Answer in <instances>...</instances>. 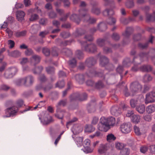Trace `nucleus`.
<instances>
[{
    "instance_id": "nucleus-4",
    "label": "nucleus",
    "mask_w": 155,
    "mask_h": 155,
    "mask_svg": "<svg viewBox=\"0 0 155 155\" xmlns=\"http://www.w3.org/2000/svg\"><path fill=\"white\" fill-rule=\"evenodd\" d=\"M18 110V108L14 106L7 109L6 110V113L10 116L17 113Z\"/></svg>"
},
{
    "instance_id": "nucleus-24",
    "label": "nucleus",
    "mask_w": 155,
    "mask_h": 155,
    "mask_svg": "<svg viewBox=\"0 0 155 155\" xmlns=\"http://www.w3.org/2000/svg\"><path fill=\"white\" fill-rule=\"evenodd\" d=\"M98 118L96 117H94L93 118L91 124L92 125H95L97 124L98 121Z\"/></svg>"
},
{
    "instance_id": "nucleus-47",
    "label": "nucleus",
    "mask_w": 155,
    "mask_h": 155,
    "mask_svg": "<svg viewBox=\"0 0 155 155\" xmlns=\"http://www.w3.org/2000/svg\"><path fill=\"white\" fill-rule=\"evenodd\" d=\"M6 31L8 35L10 34V33H11V36L13 35V32L12 31H10L8 28H7L6 30Z\"/></svg>"
},
{
    "instance_id": "nucleus-38",
    "label": "nucleus",
    "mask_w": 155,
    "mask_h": 155,
    "mask_svg": "<svg viewBox=\"0 0 155 155\" xmlns=\"http://www.w3.org/2000/svg\"><path fill=\"white\" fill-rule=\"evenodd\" d=\"M45 8L48 9H50L52 8V6L50 4H47L45 5Z\"/></svg>"
},
{
    "instance_id": "nucleus-26",
    "label": "nucleus",
    "mask_w": 155,
    "mask_h": 155,
    "mask_svg": "<svg viewBox=\"0 0 155 155\" xmlns=\"http://www.w3.org/2000/svg\"><path fill=\"white\" fill-rule=\"evenodd\" d=\"M33 58L35 61L37 62V63L39 62L40 61V58L37 55L34 56L33 57Z\"/></svg>"
},
{
    "instance_id": "nucleus-42",
    "label": "nucleus",
    "mask_w": 155,
    "mask_h": 155,
    "mask_svg": "<svg viewBox=\"0 0 155 155\" xmlns=\"http://www.w3.org/2000/svg\"><path fill=\"white\" fill-rule=\"evenodd\" d=\"M76 60L74 59H73L72 60L70 61V63L71 64H73L74 65H75L76 64Z\"/></svg>"
},
{
    "instance_id": "nucleus-2",
    "label": "nucleus",
    "mask_w": 155,
    "mask_h": 155,
    "mask_svg": "<svg viewBox=\"0 0 155 155\" xmlns=\"http://www.w3.org/2000/svg\"><path fill=\"white\" fill-rule=\"evenodd\" d=\"M155 101V92H152L147 94L145 103L146 104L154 102Z\"/></svg>"
},
{
    "instance_id": "nucleus-53",
    "label": "nucleus",
    "mask_w": 155,
    "mask_h": 155,
    "mask_svg": "<svg viewBox=\"0 0 155 155\" xmlns=\"http://www.w3.org/2000/svg\"><path fill=\"white\" fill-rule=\"evenodd\" d=\"M62 27L66 28H69L70 27V25L69 24L67 25H63Z\"/></svg>"
},
{
    "instance_id": "nucleus-18",
    "label": "nucleus",
    "mask_w": 155,
    "mask_h": 155,
    "mask_svg": "<svg viewBox=\"0 0 155 155\" xmlns=\"http://www.w3.org/2000/svg\"><path fill=\"white\" fill-rule=\"evenodd\" d=\"M124 147V144L122 143H117L116 144V147L117 149L121 150L123 149Z\"/></svg>"
},
{
    "instance_id": "nucleus-8",
    "label": "nucleus",
    "mask_w": 155,
    "mask_h": 155,
    "mask_svg": "<svg viewBox=\"0 0 155 155\" xmlns=\"http://www.w3.org/2000/svg\"><path fill=\"white\" fill-rule=\"evenodd\" d=\"M116 137L112 134H108L107 136V140L109 142H111L115 140Z\"/></svg>"
},
{
    "instance_id": "nucleus-7",
    "label": "nucleus",
    "mask_w": 155,
    "mask_h": 155,
    "mask_svg": "<svg viewBox=\"0 0 155 155\" xmlns=\"http://www.w3.org/2000/svg\"><path fill=\"white\" fill-rule=\"evenodd\" d=\"M107 120V124L110 127L111 126H114L115 124V119L114 118L111 117L108 118H105Z\"/></svg>"
},
{
    "instance_id": "nucleus-30",
    "label": "nucleus",
    "mask_w": 155,
    "mask_h": 155,
    "mask_svg": "<svg viewBox=\"0 0 155 155\" xmlns=\"http://www.w3.org/2000/svg\"><path fill=\"white\" fill-rule=\"evenodd\" d=\"M24 3L26 6H28L31 4L30 0H24Z\"/></svg>"
},
{
    "instance_id": "nucleus-27",
    "label": "nucleus",
    "mask_w": 155,
    "mask_h": 155,
    "mask_svg": "<svg viewBox=\"0 0 155 155\" xmlns=\"http://www.w3.org/2000/svg\"><path fill=\"white\" fill-rule=\"evenodd\" d=\"M144 79L146 81H147L151 80L152 78L149 75H146L144 76Z\"/></svg>"
},
{
    "instance_id": "nucleus-5",
    "label": "nucleus",
    "mask_w": 155,
    "mask_h": 155,
    "mask_svg": "<svg viewBox=\"0 0 155 155\" xmlns=\"http://www.w3.org/2000/svg\"><path fill=\"white\" fill-rule=\"evenodd\" d=\"M25 15V12L21 11H18L16 13V18L18 21H21L24 19Z\"/></svg>"
},
{
    "instance_id": "nucleus-16",
    "label": "nucleus",
    "mask_w": 155,
    "mask_h": 155,
    "mask_svg": "<svg viewBox=\"0 0 155 155\" xmlns=\"http://www.w3.org/2000/svg\"><path fill=\"white\" fill-rule=\"evenodd\" d=\"M26 34L25 31H23L21 32H17L15 33V36L16 37H19L25 36Z\"/></svg>"
},
{
    "instance_id": "nucleus-19",
    "label": "nucleus",
    "mask_w": 155,
    "mask_h": 155,
    "mask_svg": "<svg viewBox=\"0 0 155 155\" xmlns=\"http://www.w3.org/2000/svg\"><path fill=\"white\" fill-rule=\"evenodd\" d=\"M43 53L46 56H48L50 54V51L49 50L46 48H44L43 49Z\"/></svg>"
},
{
    "instance_id": "nucleus-12",
    "label": "nucleus",
    "mask_w": 155,
    "mask_h": 155,
    "mask_svg": "<svg viewBox=\"0 0 155 155\" xmlns=\"http://www.w3.org/2000/svg\"><path fill=\"white\" fill-rule=\"evenodd\" d=\"M141 70L143 71H150L152 70V68L150 66H143L141 67Z\"/></svg>"
},
{
    "instance_id": "nucleus-37",
    "label": "nucleus",
    "mask_w": 155,
    "mask_h": 155,
    "mask_svg": "<svg viewBox=\"0 0 155 155\" xmlns=\"http://www.w3.org/2000/svg\"><path fill=\"white\" fill-rule=\"evenodd\" d=\"M86 150L87 151V153H91L92 152L93 149H91L89 147H86L85 148Z\"/></svg>"
},
{
    "instance_id": "nucleus-40",
    "label": "nucleus",
    "mask_w": 155,
    "mask_h": 155,
    "mask_svg": "<svg viewBox=\"0 0 155 155\" xmlns=\"http://www.w3.org/2000/svg\"><path fill=\"white\" fill-rule=\"evenodd\" d=\"M133 114V112L132 111H129L126 114V116L127 117H130Z\"/></svg>"
},
{
    "instance_id": "nucleus-25",
    "label": "nucleus",
    "mask_w": 155,
    "mask_h": 155,
    "mask_svg": "<svg viewBox=\"0 0 155 155\" xmlns=\"http://www.w3.org/2000/svg\"><path fill=\"white\" fill-rule=\"evenodd\" d=\"M147 150V148L146 147H142L140 149L141 152L142 153H145Z\"/></svg>"
},
{
    "instance_id": "nucleus-11",
    "label": "nucleus",
    "mask_w": 155,
    "mask_h": 155,
    "mask_svg": "<svg viewBox=\"0 0 155 155\" xmlns=\"http://www.w3.org/2000/svg\"><path fill=\"white\" fill-rule=\"evenodd\" d=\"M140 119V117L136 115H133L131 118L132 121L135 123H138L139 122Z\"/></svg>"
},
{
    "instance_id": "nucleus-41",
    "label": "nucleus",
    "mask_w": 155,
    "mask_h": 155,
    "mask_svg": "<svg viewBox=\"0 0 155 155\" xmlns=\"http://www.w3.org/2000/svg\"><path fill=\"white\" fill-rule=\"evenodd\" d=\"M49 16L51 18H53L56 16V14L52 12L50 14Z\"/></svg>"
},
{
    "instance_id": "nucleus-43",
    "label": "nucleus",
    "mask_w": 155,
    "mask_h": 155,
    "mask_svg": "<svg viewBox=\"0 0 155 155\" xmlns=\"http://www.w3.org/2000/svg\"><path fill=\"white\" fill-rule=\"evenodd\" d=\"M20 48L21 49H25L27 48V46L25 44H23L20 45Z\"/></svg>"
},
{
    "instance_id": "nucleus-48",
    "label": "nucleus",
    "mask_w": 155,
    "mask_h": 155,
    "mask_svg": "<svg viewBox=\"0 0 155 155\" xmlns=\"http://www.w3.org/2000/svg\"><path fill=\"white\" fill-rule=\"evenodd\" d=\"M6 66V64H5V65H4L1 67H0V71L2 72L5 69V67Z\"/></svg>"
},
{
    "instance_id": "nucleus-20",
    "label": "nucleus",
    "mask_w": 155,
    "mask_h": 155,
    "mask_svg": "<svg viewBox=\"0 0 155 155\" xmlns=\"http://www.w3.org/2000/svg\"><path fill=\"white\" fill-rule=\"evenodd\" d=\"M38 18V16L36 14L32 15L30 18L31 21H33Z\"/></svg>"
},
{
    "instance_id": "nucleus-58",
    "label": "nucleus",
    "mask_w": 155,
    "mask_h": 155,
    "mask_svg": "<svg viewBox=\"0 0 155 155\" xmlns=\"http://www.w3.org/2000/svg\"><path fill=\"white\" fill-rule=\"evenodd\" d=\"M86 5V4L84 2H82L81 3V7L84 6Z\"/></svg>"
},
{
    "instance_id": "nucleus-6",
    "label": "nucleus",
    "mask_w": 155,
    "mask_h": 155,
    "mask_svg": "<svg viewBox=\"0 0 155 155\" xmlns=\"http://www.w3.org/2000/svg\"><path fill=\"white\" fill-rule=\"evenodd\" d=\"M108 149L107 144H101L100 145L98 150V152L100 154H102L105 153Z\"/></svg>"
},
{
    "instance_id": "nucleus-23",
    "label": "nucleus",
    "mask_w": 155,
    "mask_h": 155,
    "mask_svg": "<svg viewBox=\"0 0 155 155\" xmlns=\"http://www.w3.org/2000/svg\"><path fill=\"white\" fill-rule=\"evenodd\" d=\"M102 135V134L100 132L97 131L95 134L91 136L92 138H93L94 137H100Z\"/></svg>"
},
{
    "instance_id": "nucleus-14",
    "label": "nucleus",
    "mask_w": 155,
    "mask_h": 155,
    "mask_svg": "<svg viewBox=\"0 0 155 155\" xmlns=\"http://www.w3.org/2000/svg\"><path fill=\"white\" fill-rule=\"evenodd\" d=\"M145 107L144 105H142L137 107V110L140 113H143L145 111Z\"/></svg>"
},
{
    "instance_id": "nucleus-3",
    "label": "nucleus",
    "mask_w": 155,
    "mask_h": 155,
    "mask_svg": "<svg viewBox=\"0 0 155 155\" xmlns=\"http://www.w3.org/2000/svg\"><path fill=\"white\" fill-rule=\"evenodd\" d=\"M120 129L121 131L124 134H127L129 133L131 130L130 125L127 124H123L120 126Z\"/></svg>"
},
{
    "instance_id": "nucleus-9",
    "label": "nucleus",
    "mask_w": 155,
    "mask_h": 155,
    "mask_svg": "<svg viewBox=\"0 0 155 155\" xmlns=\"http://www.w3.org/2000/svg\"><path fill=\"white\" fill-rule=\"evenodd\" d=\"M146 111L148 114H151L155 111V106L150 105L146 108Z\"/></svg>"
},
{
    "instance_id": "nucleus-17",
    "label": "nucleus",
    "mask_w": 155,
    "mask_h": 155,
    "mask_svg": "<svg viewBox=\"0 0 155 155\" xmlns=\"http://www.w3.org/2000/svg\"><path fill=\"white\" fill-rule=\"evenodd\" d=\"M121 153L124 155H129L130 154V150L127 148H125L121 151Z\"/></svg>"
},
{
    "instance_id": "nucleus-56",
    "label": "nucleus",
    "mask_w": 155,
    "mask_h": 155,
    "mask_svg": "<svg viewBox=\"0 0 155 155\" xmlns=\"http://www.w3.org/2000/svg\"><path fill=\"white\" fill-rule=\"evenodd\" d=\"M96 14H98L99 13V10L98 9H96L95 10V11H93Z\"/></svg>"
},
{
    "instance_id": "nucleus-13",
    "label": "nucleus",
    "mask_w": 155,
    "mask_h": 155,
    "mask_svg": "<svg viewBox=\"0 0 155 155\" xmlns=\"http://www.w3.org/2000/svg\"><path fill=\"white\" fill-rule=\"evenodd\" d=\"M16 104L17 106L16 107L18 108V110L19 108L21 107H23L24 106H25V105L24 104V103L23 101L21 100H18L16 102Z\"/></svg>"
},
{
    "instance_id": "nucleus-62",
    "label": "nucleus",
    "mask_w": 155,
    "mask_h": 155,
    "mask_svg": "<svg viewBox=\"0 0 155 155\" xmlns=\"http://www.w3.org/2000/svg\"><path fill=\"white\" fill-rule=\"evenodd\" d=\"M57 11L59 13H62L63 12V11L62 10L59 9H57Z\"/></svg>"
},
{
    "instance_id": "nucleus-55",
    "label": "nucleus",
    "mask_w": 155,
    "mask_h": 155,
    "mask_svg": "<svg viewBox=\"0 0 155 155\" xmlns=\"http://www.w3.org/2000/svg\"><path fill=\"white\" fill-rule=\"evenodd\" d=\"M52 69V68H46V71L48 73H50V70Z\"/></svg>"
},
{
    "instance_id": "nucleus-33",
    "label": "nucleus",
    "mask_w": 155,
    "mask_h": 155,
    "mask_svg": "<svg viewBox=\"0 0 155 155\" xmlns=\"http://www.w3.org/2000/svg\"><path fill=\"white\" fill-rule=\"evenodd\" d=\"M48 34V32H41L39 34V35L41 37H44Z\"/></svg>"
},
{
    "instance_id": "nucleus-52",
    "label": "nucleus",
    "mask_w": 155,
    "mask_h": 155,
    "mask_svg": "<svg viewBox=\"0 0 155 155\" xmlns=\"http://www.w3.org/2000/svg\"><path fill=\"white\" fill-rule=\"evenodd\" d=\"M27 108H26V109H27L26 110H24V111L25 112V111H27V110H31L32 109L31 108H32V107H29V106H28L27 107Z\"/></svg>"
},
{
    "instance_id": "nucleus-60",
    "label": "nucleus",
    "mask_w": 155,
    "mask_h": 155,
    "mask_svg": "<svg viewBox=\"0 0 155 155\" xmlns=\"http://www.w3.org/2000/svg\"><path fill=\"white\" fill-rule=\"evenodd\" d=\"M121 13L123 15H125V11L124 9H122L121 10Z\"/></svg>"
},
{
    "instance_id": "nucleus-29",
    "label": "nucleus",
    "mask_w": 155,
    "mask_h": 155,
    "mask_svg": "<svg viewBox=\"0 0 155 155\" xmlns=\"http://www.w3.org/2000/svg\"><path fill=\"white\" fill-rule=\"evenodd\" d=\"M32 51L30 49H28L25 51V54L27 55H29L31 54L32 53Z\"/></svg>"
},
{
    "instance_id": "nucleus-57",
    "label": "nucleus",
    "mask_w": 155,
    "mask_h": 155,
    "mask_svg": "<svg viewBox=\"0 0 155 155\" xmlns=\"http://www.w3.org/2000/svg\"><path fill=\"white\" fill-rule=\"evenodd\" d=\"M5 48H3L1 49L0 51V54H2L3 52L5 51Z\"/></svg>"
},
{
    "instance_id": "nucleus-50",
    "label": "nucleus",
    "mask_w": 155,
    "mask_h": 155,
    "mask_svg": "<svg viewBox=\"0 0 155 155\" xmlns=\"http://www.w3.org/2000/svg\"><path fill=\"white\" fill-rule=\"evenodd\" d=\"M64 3L65 5L67 6H68L70 5V3L68 0L64 1Z\"/></svg>"
},
{
    "instance_id": "nucleus-51",
    "label": "nucleus",
    "mask_w": 155,
    "mask_h": 155,
    "mask_svg": "<svg viewBox=\"0 0 155 155\" xmlns=\"http://www.w3.org/2000/svg\"><path fill=\"white\" fill-rule=\"evenodd\" d=\"M133 15H134L137 16L139 13V12L137 11H134L133 12Z\"/></svg>"
},
{
    "instance_id": "nucleus-54",
    "label": "nucleus",
    "mask_w": 155,
    "mask_h": 155,
    "mask_svg": "<svg viewBox=\"0 0 155 155\" xmlns=\"http://www.w3.org/2000/svg\"><path fill=\"white\" fill-rule=\"evenodd\" d=\"M60 31V30L59 29H56L53 30L52 31V33H55L56 32H58Z\"/></svg>"
},
{
    "instance_id": "nucleus-64",
    "label": "nucleus",
    "mask_w": 155,
    "mask_h": 155,
    "mask_svg": "<svg viewBox=\"0 0 155 155\" xmlns=\"http://www.w3.org/2000/svg\"><path fill=\"white\" fill-rule=\"evenodd\" d=\"M152 130L153 131L155 132V124L153 126Z\"/></svg>"
},
{
    "instance_id": "nucleus-63",
    "label": "nucleus",
    "mask_w": 155,
    "mask_h": 155,
    "mask_svg": "<svg viewBox=\"0 0 155 155\" xmlns=\"http://www.w3.org/2000/svg\"><path fill=\"white\" fill-rule=\"evenodd\" d=\"M99 143V142L98 141H96L94 143V147H95L97 144Z\"/></svg>"
},
{
    "instance_id": "nucleus-35",
    "label": "nucleus",
    "mask_w": 155,
    "mask_h": 155,
    "mask_svg": "<svg viewBox=\"0 0 155 155\" xmlns=\"http://www.w3.org/2000/svg\"><path fill=\"white\" fill-rule=\"evenodd\" d=\"M10 88V87L5 85H3L2 87V89L3 90L6 91L9 89Z\"/></svg>"
},
{
    "instance_id": "nucleus-34",
    "label": "nucleus",
    "mask_w": 155,
    "mask_h": 155,
    "mask_svg": "<svg viewBox=\"0 0 155 155\" xmlns=\"http://www.w3.org/2000/svg\"><path fill=\"white\" fill-rule=\"evenodd\" d=\"M66 103V102L65 101H60L58 103L59 105L64 106Z\"/></svg>"
},
{
    "instance_id": "nucleus-22",
    "label": "nucleus",
    "mask_w": 155,
    "mask_h": 155,
    "mask_svg": "<svg viewBox=\"0 0 155 155\" xmlns=\"http://www.w3.org/2000/svg\"><path fill=\"white\" fill-rule=\"evenodd\" d=\"M137 101L134 100H131L130 101V104L131 107H134L137 104Z\"/></svg>"
},
{
    "instance_id": "nucleus-46",
    "label": "nucleus",
    "mask_w": 155,
    "mask_h": 155,
    "mask_svg": "<svg viewBox=\"0 0 155 155\" xmlns=\"http://www.w3.org/2000/svg\"><path fill=\"white\" fill-rule=\"evenodd\" d=\"M53 24L54 25L58 26L59 25V23L58 21H55L53 22Z\"/></svg>"
},
{
    "instance_id": "nucleus-49",
    "label": "nucleus",
    "mask_w": 155,
    "mask_h": 155,
    "mask_svg": "<svg viewBox=\"0 0 155 155\" xmlns=\"http://www.w3.org/2000/svg\"><path fill=\"white\" fill-rule=\"evenodd\" d=\"M8 25L7 23H4V24L2 26V28H6L7 27Z\"/></svg>"
},
{
    "instance_id": "nucleus-59",
    "label": "nucleus",
    "mask_w": 155,
    "mask_h": 155,
    "mask_svg": "<svg viewBox=\"0 0 155 155\" xmlns=\"http://www.w3.org/2000/svg\"><path fill=\"white\" fill-rule=\"evenodd\" d=\"M153 37L152 36H151V38L149 40V42L151 43H152L153 42Z\"/></svg>"
},
{
    "instance_id": "nucleus-15",
    "label": "nucleus",
    "mask_w": 155,
    "mask_h": 155,
    "mask_svg": "<svg viewBox=\"0 0 155 155\" xmlns=\"http://www.w3.org/2000/svg\"><path fill=\"white\" fill-rule=\"evenodd\" d=\"M134 129L135 133L136 135L139 136L141 135V133L139 127L135 126L134 127Z\"/></svg>"
},
{
    "instance_id": "nucleus-45",
    "label": "nucleus",
    "mask_w": 155,
    "mask_h": 155,
    "mask_svg": "<svg viewBox=\"0 0 155 155\" xmlns=\"http://www.w3.org/2000/svg\"><path fill=\"white\" fill-rule=\"evenodd\" d=\"M28 79H29L30 80L31 83L33 81V78L31 76H29L28 77H27L25 78V80L26 81Z\"/></svg>"
},
{
    "instance_id": "nucleus-61",
    "label": "nucleus",
    "mask_w": 155,
    "mask_h": 155,
    "mask_svg": "<svg viewBox=\"0 0 155 155\" xmlns=\"http://www.w3.org/2000/svg\"><path fill=\"white\" fill-rule=\"evenodd\" d=\"M92 20H93L92 21H91V19H90V21L91 23H94L96 21V20L95 19H92Z\"/></svg>"
},
{
    "instance_id": "nucleus-1",
    "label": "nucleus",
    "mask_w": 155,
    "mask_h": 155,
    "mask_svg": "<svg viewBox=\"0 0 155 155\" xmlns=\"http://www.w3.org/2000/svg\"><path fill=\"white\" fill-rule=\"evenodd\" d=\"M105 118L102 117L100 119V123L98 125L97 128L99 130L104 132H107L110 127L107 124Z\"/></svg>"
},
{
    "instance_id": "nucleus-31",
    "label": "nucleus",
    "mask_w": 155,
    "mask_h": 155,
    "mask_svg": "<svg viewBox=\"0 0 155 155\" xmlns=\"http://www.w3.org/2000/svg\"><path fill=\"white\" fill-rule=\"evenodd\" d=\"M28 62V59L27 58H23L22 59L21 63V64H24Z\"/></svg>"
},
{
    "instance_id": "nucleus-39",
    "label": "nucleus",
    "mask_w": 155,
    "mask_h": 155,
    "mask_svg": "<svg viewBox=\"0 0 155 155\" xmlns=\"http://www.w3.org/2000/svg\"><path fill=\"white\" fill-rule=\"evenodd\" d=\"M13 104V102L12 101H9L6 102V105L8 106L12 105Z\"/></svg>"
},
{
    "instance_id": "nucleus-32",
    "label": "nucleus",
    "mask_w": 155,
    "mask_h": 155,
    "mask_svg": "<svg viewBox=\"0 0 155 155\" xmlns=\"http://www.w3.org/2000/svg\"><path fill=\"white\" fill-rule=\"evenodd\" d=\"M47 20L45 19H41L40 21V23L42 25H44L46 22Z\"/></svg>"
},
{
    "instance_id": "nucleus-21",
    "label": "nucleus",
    "mask_w": 155,
    "mask_h": 155,
    "mask_svg": "<svg viewBox=\"0 0 155 155\" xmlns=\"http://www.w3.org/2000/svg\"><path fill=\"white\" fill-rule=\"evenodd\" d=\"M8 42V44L10 45L9 48H12L14 47L15 42L14 41L12 40H9Z\"/></svg>"
},
{
    "instance_id": "nucleus-28",
    "label": "nucleus",
    "mask_w": 155,
    "mask_h": 155,
    "mask_svg": "<svg viewBox=\"0 0 155 155\" xmlns=\"http://www.w3.org/2000/svg\"><path fill=\"white\" fill-rule=\"evenodd\" d=\"M150 151L152 153H155V145H153L150 146Z\"/></svg>"
},
{
    "instance_id": "nucleus-10",
    "label": "nucleus",
    "mask_w": 155,
    "mask_h": 155,
    "mask_svg": "<svg viewBox=\"0 0 155 155\" xmlns=\"http://www.w3.org/2000/svg\"><path fill=\"white\" fill-rule=\"evenodd\" d=\"M95 128L91 125H86L85 126V131L88 133H91L94 131Z\"/></svg>"
},
{
    "instance_id": "nucleus-36",
    "label": "nucleus",
    "mask_w": 155,
    "mask_h": 155,
    "mask_svg": "<svg viewBox=\"0 0 155 155\" xmlns=\"http://www.w3.org/2000/svg\"><path fill=\"white\" fill-rule=\"evenodd\" d=\"M144 119L146 121H149L151 119L150 116L149 115L145 116L144 117Z\"/></svg>"
},
{
    "instance_id": "nucleus-44",
    "label": "nucleus",
    "mask_w": 155,
    "mask_h": 155,
    "mask_svg": "<svg viewBox=\"0 0 155 155\" xmlns=\"http://www.w3.org/2000/svg\"><path fill=\"white\" fill-rule=\"evenodd\" d=\"M48 110L49 112L52 113L53 111V109L52 107L50 106H49L48 108Z\"/></svg>"
}]
</instances>
